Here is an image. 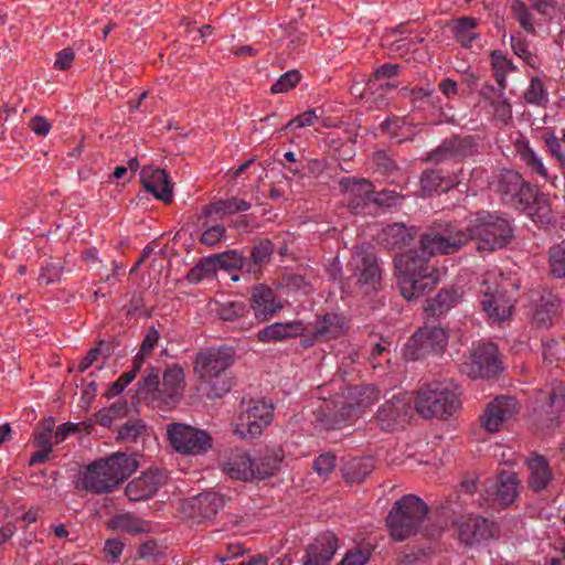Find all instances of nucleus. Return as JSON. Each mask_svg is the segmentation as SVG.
Segmentation results:
<instances>
[{
	"label": "nucleus",
	"mask_w": 565,
	"mask_h": 565,
	"mask_svg": "<svg viewBox=\"0 0 565 565\" xmlns=\"http://www.w3.org/2000/svg\"><path fill=\"white\" fill-rule=\"evenodd\" d=\"M280 462L281 457L277 451L253 461L254 479H266L274 476L278 471Z\"/></svg>",
	"instance_id": "obj_38"
},
{
	"label": "nucleus",
	"mask_w": 565,
	"mask_h": 565,
	"mask_svg": "<svg viewBox=\"0 0 565 565\" xmlns=\"http://www.w3.org/2000/svg\"><path fill=\"white\" fill-rule=\"evenodd\" d=\"M350 266L363 285H374L381 277L375 255L369 247H359L352 255Z\"/></svg>",
	"instance_id": "obj_20"
},
{
	"label": "nucleus",
	"mask_w": 565,
	"mask_h": 565,
	"mask_svg": "<svg viewBox=\"0 0 565 565\" xmlns=\"http://www.w3.org/2000/svg\"><path fill=\"white\" fill-rule=\"evenodd\" d=\"M502 92L500 90L497 99L491 100V106L493 107L494 116L502 121H507L511 117V106L502 98Z\"/></svg>",
	"instance_id": "obj_56"
},
{
	"label": "nucleus",
	"mask_w": 565,
	"mask_h": 565,
	"mask_svg": "<svg viewBox=\"0 0 565 565\" xmlns=\"http://www.w3.org/2000/svg\"><path fill=\"white\" fill-rule=\"evenodd\" d=\"M380 397L377 388L373 385L350 387L347 390V401L335 411L333 402H322L316 411V418L323 429H341L351 425L362 412L374 404Z\"/></svg>",
	"instance_id": "obj_3"
},
{
	"label": "nucleus",
	"mask_w": 565,
	"mask_h": 565,
	"mask_svg": "<svg viewBox=\"0 0 565 565\" xmlns=\"http://www.w3.org/2000/svg\"><path fill=\"white\" fill-rule=\"evenodd\" d=\"M226 230L217 224L207 227L201 235V243L207 246H215L225 237Z\"/></svg>",
	"instance_id": "obj_53"
},
{
	"label": "nucleus",
	"mask_w": 565,
	"mask_h": 565,
	"mask_svg": "<svg viewBox=\"0 0 565 565\" xmlns=\"http://www.w3.org/2000/svg\"><path fill=\"white\" fill-rule=\"evenodd\" d=\"M62 275V267L55 263H46L41 267L39 275L40 284L50 285L60 280Z\"/></svg>",
	"instance_id": "obj_52"
},
{
	"label": "nucleus",
	"mask_w": 565,
	"mask_h": 565,
	"mask_svg": "<svg viewBox=\"0 0 565 565\" xmlns=\"http://www.w3.org/2000/svg\"><path fill=\"white\" fill-rule=\"evenodd\" d=\"M399 66L397 64L387 63L374 72V77L369 79L366 87L367 90H372L376 86V81L382 78H391L398 74Z\"/></svg>",
	"instance_id": "obj_54"
},
{
	"label": "nucleus",
	"mask_w": 565,
	"mask_h": 565,
	"mask_svg": "<svg viewBox=\"0 0 565 565\" xmlns=\"http://www.w3.org/2000/svg\"><path fill=\"white\" fill-rule=\"evenodd\" d=\"M233 363L232 354L224 349H206L198 353L194 361L195 374L213 386L211 394L221 396L230 390L224 381L225 372Z\"/></svg>",
	"instance_id": "obj_7"
},
{
	"label": "nucleus",
	"mask_w": 565,
	"mask_h": 565,
	"mask_svg": "<svg viewBox=\"0 0 565 565\" xmlns=\"http://www.w3.org/2000/svg\"><path fill=\"white\" fill-rule=\"evenodd\" d=\"M500 277L494 271L486 274L479 290L482 311L491 323L497 324L510 319L514 307L513 300L499 281Z\"/></svg>",
	"instance_id": "obj_8"
},
{
	"label": "nucleus",
	"mask_w": 565,
	"mask_h": 565,
	"mask_svg": "<svg viewBox=\"0 0 565 565\" xmlns=\"http://www.w3.org/2000/svg\"><path fill=\"white\" fill-rule=\"evenodd\" d=\"M459 540L466 545H473L492 537L495 526L492 522L478 515H463L457 521Z\"/></svg>",
	"instance_id": "obj_17"
},
{
	"label": "nucleus",
	"mask_w": 565,
	"mask_h": 565,
	"mask_svg": "<svg viewBox=\"0 0 565 565\" xmlns=\"http://www.w3.org/2000/svg\"><path fill=\"white\" fill-rule=\"evenodd\" d=\"M547 102L548 94L543 83L539 78L532 77V104L537 106H545Z\"/></svg>",
	"instance_id": "obj_57"
},
{
	"label": "nucleus",
	"mask_w": 565,
	"mask_h": 565,
	"mask_svg": "<svg viewBox=\"0 0 565 565\" xmlns=\"http://www.w3.org/2000/svg\"><path fill=\"white\" fill-rule=\"evenodd\" d=\"M476 26V19L463 17L454 22L451 31L456 40L468 47L478 39V34L475 32Z\"/></svg>",
	"instance_id": "obj_37"
},
{
	"label": "nucleus",
	"mask_w": 565,
	"mask_h": 565,
	"mask_svg": "<svg viewBox=\"0 0 565 565\" xmlns=\"http://www.w3.org/2000/svg\"><path fill=\"white\" fill-rule=\"evenodd\" d=\"M140 369H141L140 362H138V363L134 362L132 370L121 374L119 376V379L111 384V386L109 387V390L107 392V396L115 397L118 394H120L125 390V387H127L135 380V377Z\"/></svg>",
	"instance_id": "obj_47"
},
{
	"label": "nucleus",
	"mask_w": 565,
	"mask_h": 565,
	"mask_svg": "<svg viewBox=\"0 0 565 565\" xmlns=\"http://www.w3.org/2000/svg\"><path fill=\"white\" fill-rule=\"evenodd\" d=\"M223 471L232 479L250 481L254 479L253 461L245 452L232 455L223 466Z\"/></svg>",
	"instance_id": "obj_28"
},
{
	"label": "nucleus",
	"mask_w": 565,
	"mask_h": 565,
	"mask_svg": "<svg viewBox=\"0 0 565 565\" xmlns=\"http://www.w3.org/2000/svg\"><path fill=\"white\" fill-rule=\"evenodd\" d=\"M559 306L561 302L556 295L551 291L544 292L541 295L540 299L536 300L532 320L539 327H551L558 317Z\"/></svg>",
	"instance_id": "obj_27"
},
{
	"label": "nucleus",
	"mask_w": 565,
	"mask_h": 565,
	"mask_svg": "<svg viewBox=\"0 0 565 565\" xmlns=\"http://www.w3.org/2000/svg\"><path fill=\"white\" fill-rule=\"evenodd\" d=\"M340 186L353 210H359L370 202L391 207L397 205L402 200L399 195L391 191H383L373 196V185L367 180L356 181L351 178H343L340 181Z\"/></svg>",
	"instance_id": "obj_12"
},
{
	"label": "nucleus",
	"mask_w": 565,
	"mask_h": 565,
	"mask_svg": "<svg viewBox=\"0 0 565 565\" xmlns=\"http://www.w3.org/2000/svg\"><path fill=\"white\" fill-rule=\"evenodd\" d=\"M535 402L541 403L534 409L535 428L543 435H548L559 426L565 413V390L558 385L547 391H539L535 394Z\"/></svg>",
	"instance_id": "obj_9"
},
{
	"label": "nucleus",
	"mask_w": 565,
	"mask_h": 565,
	"mask_svg": "<svg viewBox=\"0 0 565 565\" xmlns=\"http://www.w3.org/2000/svg\"><path fill=\"white\" fill-rule=\"evenodd\" d=\"M348 324L345 319L337 313L318 317L313 327L316 341H330L345 334Z\"/></svg>",
	"instance_id": "obj_25"
},
{
	"label": "nucleus",
	"mask_w": 565,
	"mask_h": 565,
	"mask_svg": "<svg viewBox=\"0 0 565 565\" xmlns=\"http://www.w3.org/2000/svg\"><path fill=\"white\" fill-rule=\"evenodd\" d=\"M519 412V403L512 396H498L491 401L481 418V427L488 433H498L505 422Z\"/></svg>",
	"instance_id": "obj_14"
},
{
	"label": "nucleus",
	"mask_w": 565,
	"mask_h": 565,
	"mask_svg": "<svg viewBox=\"0 0 565 565\" xmlns=\"http://www.w3.org/2000/svg\"><path fill=\"white\" fill-rule=\"evenodd\" d=\"M551 273L557 278L565 277V242L550 249Z\"/></svg>",
	"instance_id": "obj_43"
},
{
	"label": "nucleus",
	"mask_w": 565,
	"mask_h": 565,
	"mask_svg": "<svg viewBox=\"0 0 565 565\" xmlns=\"http://www.w3.org/2000/svg\"><path fill=\"white\" fill-rule=\"evenodd\" d=\"M408 402L401 396H393L385 402L377 411V419L382 423L383 428L390 429L391 423L397 422L407 414Z\"/></svg>",
	"instance_id": "obj_29"
},
{
	"label": "nucleus",
	"mask_w": 565,
	"mask_h": 565,
	"mask_svg": "<svg viewBox=\"0 0 565 565\" xmlns=\"http://www.w3.org/2000/svg\"><path fill=\"white\" fill-rule=\"evenodd\" d=\"M558 1L559 0H535L533 6L537 12L551 18L556 12Z\"/></svg>",
	"instance_id": "obj_62"
},
{
	"label": "nucleus",
	"mask_w": 565,
	"mask_h": 565,
	"mask_svg": "<svg viewBox=\"0 0 565 565\" xmlns=\"http://www.w3.org/2000/svg\"><path fill=\"white\" fill-rule=\"evenodd\" d=\"M167 435L172 448L183 455H201L212 447V438L206 431L186 424H169Z\"/></svg>",
	"instance_id": "obj_11"
},
{
	"label": "nucleus",
	"mask_w": 565,
	"mask_h": 565,
	"mask_svg": "<svg viewBox=\"0 0 565 565\" xmlns=\"http://www.w3.org/2000/svg\"><path fill=\"white\" fill-rule=\"evenodd\" d=\"M273 253V248L269 242H260L254 246L252 250V258L255 263H263Z\"/></svg>",
	"instance_id": "obj_61"
},
{
	"label": "nucleus",
	"mask_w": 565,
	"mask_h": 565,
	"mask_svg": "<svg viewBox=\"0 0 565 565\" xmlns=\"http://www.w3.org/2000/svg\"><path fill=\"white\" fill-rule=\"evenodd\" d=\"M163 481L162 472L150 470L130 481L125 489V493L130 501L148 500L153 497Z\"/></svg>",
	"instance_id": "obj_22"
},
{
	"label": "nucleus",
	"mask_w": 565,
	"mask_h": 565,
	"mask_svg": "<svg viewBox=\"0 0 565 565\" xmlns=\"http://www.w3.org/2000/svg\"><path fill=\"white\" fill-rule=\"evenodd\" d=\"M433 256L425 253L420 244L418 249L409 250L396 258L397 284L405 299L409 301L418 299L437 285V271L429 264V258Z\"/></svg>",
	"instance_id": "obj_2"
},
{
	"label": "nucleus",
	"mask_w": 565,
	"mask_h": 565,
	"mask_svg": "<svg viewBox=\"0 0 565 565\" xmlns=\"http://www.w3.org/2000/svg\"><path fill=\"white\" fill-rule=\"evenodd\" d=\"M215 311L222 320L233 321L245 313L246 306L239 301H227L218 303Z\"/></svg>",
	"instance_id": "obj_44"
},
{
	"label": "nucleus",
	"mask_w": 565,
	"mask_h": 565,
	"mask_svg": "<svg viewBox=\"0 0 565 565\" xmlns=\"http://www.w3.org/2000/svg\"><path fill=\"white\" fill-rule=\"evenodd\" d=\"M250 207V203L245 200L231 198L227 200H220L207 205L203 213L205 215L210 214H222V215H231L237 212L247 211Z\"/></svg>",
	"instance_id": "obj_36"
},
{
	"label": "nucleus",
	"mask_w": 565,
	"mask_h": 565,
	"mask_svg": "<svg viewBox=\"0 0 565 565\" xmlns=\"http://www.w3.org/2000/svg\"><path fill=\"white\" fill-rule=\"evenodd\" d=\"M448 341L446 331L437 326H425L416 332L403 349L407 360H418L429 353L443 352Z\"/></svg>",
	"instance_id": "obj_13"
},
{
	"label": "nucleus",
	"mask_w": 565,
	"mask_h": 565,
	"mask_svg": "<svg viewBox=\"0 0 565 565\" xmlns=\"http://www.w3.org/2000/svg\"><path fill=\"white\" fill-rule=\"evenodd\" d=\"M461 295L454 289H443L436 297L428 300L424 310L429 316H441L459 302Z\"/></svg>",
	"instance_id": "obj_33"
},
{
	"label": "nucleus",
	"mask_w": 565,
	"mask_h": 565,
	"mask_svg": "<svg viewBox=\"0 0 565 565\" xmlns=\"http://www.w3.org/2000/svg\"><path fill=\"white\" fill-rule=\"evenodd\" d=\"M108 526L115 531L138 534L148 532L150 526L143 520L131 514H119L113 518Z\"/></svg>",
	"instance_id": "obj_35"
},
{
	"label": "nucleus",
	"mask_w": 565,
	"mask_h": 565,
	"mask_svg": "<svg viewBox=\"0 0 565 565\" xmlns=\"http://www.w3.org/2000/svg\"><path fill=\"white\" fill-rule=\"evenodd\" d=\"M145 428L140 420H129L120 427L118 437L124 441H135L143 433Z\"/></svg>",
	"instance_id": "obj_49"
},
{
	"label": "nucleus",
	"mask_w": 565,
	"mask_h": 565,
	"mask_svg": "<svg viewBox=\"0 0 565 565\" xmlns=\"http://www.w3.org/2000/svg\"><path fill=\"white\" fill-rule=\"evenodd\" d=\"M140 393L146 396L156 397L158 393L159 386V372L156 370H150L148 374L139 382Z\"/></svg>",
	"instance_id": "obj_51"
},
{
	"label": "nucleus",
	"mask_w": 565,
	"mask_h": 565,
	"mask_svg": "<svg viewBox=\"0 0 565 565\" xmlns=\"http://www.w3.org/2000/svg\"><path fill=\"white\" fill-rule=\"evenodd\" d=\"M554 475L545 457L532 454V491L545 490L553 481Z\"/></svg>",
	"instance_id": "obj_31"
},
{
	"label": "nucleus",
	"mask_w": 565,
	"mask_h": 565,
	"mask_svg": "<svg viewBox=\"0 0 565 565\" xmlns=\"http://www.w3.org/2000/svg\"><path fill=\"white\" fill-rule=\"evenodd\" d=\"M140 179L145 189L164 203L173 196V186L166 170L146 166L140 171Z\"/></svg>",
	"instance_id": "obj_19"
},
{
	"label": "nucleus",
	"mask_w": 565,
	"mask_h": 565,
	"mask_svg": "<svg viewBox=\"0 0 565 565\" xmlns=\"http://www.w3.org/2000/svg\"><path fill=\"white\" fill-rule=\"evenodd\" d=\"M338 548V540L331 532L319 535L315 542L309 545L303 565H329Z\"/></svg>",
	"instance_id": "obj_23"
},
{
	"label": "nucleus",
	"mask_w": 565,
	"mask_h": 565,
	"mask_svg": "<svg viewBox=\"0 0 565 565\" xmlns=\"http://www.w3.org/2000/svg\"><path fill=\"white\" fill-rule=\"evenodd\" d=\"M159 339H160V333L158 332V330L156 328L151 327L148 330V332L146 333L145 339L141 343L140 350H139L138 354L135 356L134 362L135 363L140 362V366H142L145 358L148 354H150V352L152 351V349L154 348V345L157 344Z\"/></svg>",
	"instance_id": "obj_48"
},
{
	"label": "nucleus",
	"mask_w": 565,
	"mask_h": 565,
	"mask_svg": "<svg viewBox=\"0 0 565 565\" xmlns=\"http://www.w3.org/2000/svg\"><path fill=\"white\" fill-rule=\"evenodd\" d=\"M273 405L264 401L243 403L234 425V434L241 438H256L273 420Z\"/></svg>",
	"instance_id": "obj_10"
},
{
	"label": "nucleus",
	"mask_w": 565,
	"mask_h": 565,
	"mask_svg": "<svg viewBox=\"0 0 565 565\" xmlns=\"http://www.w3.org/2000/svg\"><path fill=\"white\" fill-rule=\"evenodd\" d=\"M511 238L512 228L507 220L482 212L470 218L467 232L448 225L425 233L422 236V246L429 255L450 254L472 239L476 241L478 250L493 252L504 247Z\"/></svg>",
	"instance_id": "obj_1"
},
{
	"label": "nucleus",
	"mask_w": 565,
	"mask_h": 565,
	"mask_svg": "<svg viewBox=\"0 0 565 565\" xmlns=\"http://www.w3.org/2000/svg\"><path fill=\"white\" fill-rule=\"evenodd\" d=\"M55 428V420L50 417L44 419L34 433V445L39 448L52 449L54 438L53 431Z\"/></svg>",
	"instance_id": "obj_42"
},
{
	"label": "nucleus",
	"mask_w": 565,
	"mask_h": 565,
	"mask_svg": "<svg viewBox=\"0 0 565 565\" xmlns=\"http://www.w3.org/2000/svg\"><path fill=\"white\" fill-rule=\"evenodd\" d=\"M335 467V457L330 452L321 454L313 461V470L319 475L327 477Z\"/></svg>",
	"instance_id": "obj_50"
},
{
	"label": "nucleus",
	"mask_w": 565,
	"mask_h": 565,
	"mask_svg": "<svg viewBox=\"0 0 565 565\" xmlns=\"http://www.w3.org/2000/svg\"><path fill=\"white\" fill-rule=\"evenodd\" d=\"M374 461L371 457L352 458L348 460L342 473L345 481L350 483H360L373 471Z\"/></svg>",
	"instance_id": "obj_30"
},
{
	"label": "nucleus",
	"mask_w": 565,
	"mask_h": 565,
	"mask_svg": "<svg viewBox=\"0 0 565 565\" xmlns=\"http://www.w3.org/2000/svg\"><path fill=\"white\" fill-rule=\"evenodd\" d=\"M124 543L119 540L111 539L105 542L104 553L110 562H117L122 553Z\"/></svg>",
	"instance_id": "obj_59"
},
{
	"label": "nucleus",
	"mask_w": 565,
	"mask_h": 565,
	"mask_svg": "<svg viewBox=\"0 0 565 565\" xmlns=\"http://www.w3.org/2000/svg\"><path fill=\"white\" fill-rule=\"evenodd\" d=\"M511 12L515 19L520 22L521 26L525 30H530V18L525 4L520 0H511L510 3Z\"/></svg>",
	"instance_id": "obj_55"
},
{
	"label": "nucleus",
	"mask_w": 565,
	"mask_h": 565,
	"mask_svg": "<svg viewBox=\"0 0 565 565\" xmlns=\"http://www.w3.org/2000/svg\"><path fill=\"white\" fill-rule=\"evenodd\" d=\"M491 65L500 90H503L505 88V75L514 68L512 62L501 51H493L491 53Z\"/></svg>",
	"instance_id": "obj_41"
},
{
	"label": "nucleus",
	"mask_w": 565,
	"mask_h": 565,
	"mask_svg": "<svg viewBox=\"0 0 565 565\" xmlns=\"http://www.w3.org/2000/svg\"><path fill=\"white\" fill-rule=\"evenodd\" d=\"M224 505V499L215 492L201 493L185 502L191 518L212 519Z\"/></svg>",
	"instance_id": "obj_26"
},
{
	"label": "nucleus",
	"mask_w": 565,
	"mask_h": 565,
	"mask_svg": "<svg viewBox=\"0 0 565 565\" xmlns=\"http://www.w3.org/2000/svg\"><path fill=\"white\" fill-rule=\"evenodd\" d=\"M503 366L499 351L493 343H479L471 352V371L476 377H493L502 372Z\"/></svg>",
	"instance_id": "obj_16"
},
{
	"label": "nucleus",
	"mask_w": 565,
	"mask_h": 565,
	"mask_svg": "<svg viewBox=\"0 0 565 565\" xmlns=\"http://www.w3.org/2000/svg\"><path fill=\"white\" fill-rule=\"evenodd\" d=\"M498 191L505 204L521 211L527 210L530 205L527 198L530 188L524 183L519 172L509 170L501 173Z\"/></svg>",
	"instance_id": "obj_15"
},
{
	"label": "nucleus",
	"mask_w": 565,
	"mask_h": 565,
	"mask_svg": "<svg viewBox=\"0 0 565 565\" xmlns=\"http://www.w3.org/2000/svg\"><path fill=\"white\" fill-rule=\"evenodd\" d=\"M74 60V53L68 50H62L56 54L54 66L58 70H67Z\"/></svg>",
	"instance_id": "obj_63"
},
{
	"label": "nucleus",
	"mask_w": 565,
	"mask_h": 565,
	"mask_svg": "<svg viewBox=\"0 0 565 565\" xmlns=\"http://www.w3.org/2000/svg\"><path fill=\"white\" fill-rule=\"evenodd\" d=\"M425 502L412 494L399 499L390 511L386 524L395 541H404L415 534L427 514Z\"/></svg>",
	"instance_id": "obj_6"
},
{
	"label": "nucleus",
	"mask_w": 565,
	"mask_h": 565,
	"mask_svg": "<svg viewBox=\"0 0 565 565\" xmlns=\"http://www.w3.org/2000/svg\"><path fill=\"white\" fill-rule=\"evenodd\" d=\"M369 561V553L361 550L351 551L345 554L338 565H364Z\"/></svg>",
	"instance_id": "obj_60"
},
{
	"label": "nucleus",
	"mask_w": 565,
	"mask_h": 565,
	"mask_svg": "<svg viewBox=\"0 0 565 565\" xmlns=\"http://www.w3.org/2000/svg\"><path fill=\"white\" fill-rule=\"evenodd\" d=\"M138 468L135 457L122 452L113 454L106 459L90 463L83 477V487L94 493L115 490Z\"/></svg>",
	"instance_id": "obj_4"
},
{
	"label": "nucleus",
	"mask_w": 565,
	"mask_h": 565,
	"mask_svg": "<svg viewBox=\"0 0 565 565\" xmlns=\"http://www.w3.org/2000/svg\"><path fill=\"white\" fill-rule=\"evenodd\" d=\"M318 119L316 110H307L297 117L289 120L286 125V128H302L307 126H311Z\"/></svg>",
	"instance_id": "obj_58"
},
{
	"label": "nucleus",
	"mask_w": 565,
	"mask_h": 565,
	"mask_svg": "<svg viewBox=\"0 0 565 565\" xmlns=\"http://www.w3.org/2000/svg\"><path fill=\"white\" fill-rule=\"evenodd\" d=\"M163 393L169 398H174L184 388V372L180 365L173 364L169 366L162 379Z\"/></svg>",
	"instance_id": "obj_34"
},
{
	"label": "nucleus",
	"mask_w": 565,
	"mask_h": 565,
	"mask_svg": "<svg viewBox=\"0 0 565 565\" xmlns=\"http://www.w3.org/2000/svg\"><path fill=\"white\" fill-rule=\"evenodd\" d=\"M443 178L440 174L436 171H428L423 173L420 178V188L424 194H430L435 191H438L441 189L443 191H446L449 189V184L447 183L445 186H443Z\"/></svg>",
	"instance_id": "obj_46"
},
{
	"label": "nucleus",
	"mask_w": 565,
	"mask_h": 565,
	"mask_svg": "<svg viewBox=\"0 0 565 565\" xmlns=\"http://www.w3.org/2000/svg\"><path fill=\"white\" fill-rule=\"evenodd\" d=\"M552 221V211L548 199L543 193L536 194L532 200V222L540 226L550 224Z\"/></svg>",
	"instance_id": "obj_39"
},
{
	"label": "nucleus",
	"mask_w": 565,
	"mask_h": 565,
	"mask_svg": "<svg viewBox=\"0 0 565 565\" xmlns=\"http://www.w3.org/2000/svg\"><path fill=\"white\" fill-rule=\"evenodd\" d=\"M416 412L427 419H448L461 407L458 387L451 381L422 385L414 399Z\"/></svg>",
	"instance_id": "obj_5"
},
{
	"label": "nucleus",
	"mask_w": 565,
	"mask_h": 565,
	"mask_svg": "<svg viewBox=\"0 0 565 565\" xmlns=\"http://www.w3.org/2000/svg\"><path fill=\"white\" fill-rule=\"evenodd\" d=\"M518 480L513 473H501L499 480L490 489H487L486 501L493 508L504 509L516 499Z\"/></svg>",
	"instance_id": "obj_21"
},
{
	"label": "nucleus",
	"mask_w": 565,
	"mask_h": 565,
	"mask_svg": "<svg viewBox=\"0 0 565 565\" xmlns=\"http://www.w3.org/2000/svg\"><path fill=\"white\" fill-rule=\"evenodd\" d=\"M411 235L403 224L388 225L383 231L382 241L391 248L402 247L408 244Z\"/></svg>",
	"instance_id": "obj_40"
},
{
	"label": "nucleus",
	"mask_w": 565,
	"mask_h": 565,
	"mask_svg": "<svg viewBox=\"0 0 565 565\" xmlns=\"http://www.w3.org/2000/svg\"><path fill=\"white\" fill-rule=\"evenodd\" d=\"M300 81V74L298 71H288L282 74L273 85L271 93L273 94H281L287 93L292 89Z\"/></svg>",
	"instance_id": "obj_45"
},
{
	"label": "nucleus",
	"mask_w": 565,
	"mask_h": 565,
	"mask_svg": "<svg viewBox=\"0 0 565 565\" xmlns=\"http://www.w3.org/2000/svg\"><path fill=\"white\" fill-rule=\"evenodd\" d=\"M305 331L306 327L300 320L275 322L259 330L257 340L263 343L278 342L302 335Z\"/></svg>",
	"instance_id": "obj_24"
},
{
	"label": "nucleus",
	"mask_w": 565,
	"mask_h": 565,
	"mask_svg": "<svg viewBox=\"0 0 565 565\" xmlns=\"http://www.w3.org/2000/svg\"><path fill=\"white\" fill-rule=\"evenodd\" d=\"M250 308L255 318L264 322L275 317L284 308V303L273 289L257 285L252 289Z\"/></svg>",
	"instance_id": "obj_18"
},
{
	"label": "nucleus",
	"mask_w": 565,
	"mask_h": 565,
	"mask_svg": "<svg viewBox=\"0 0 565 565\" xmlns=\"http://www.w3.org/2000/svg\"><path fill=\"white\" fill-rule=\"evenodd\" d=\"M471 148V139L467 138H452L446 140L437 150L430 153L429 159L434 161H441L452 157H463L469 153Z\"/></svg>",
	"instance_id": "obj_32"
},
{
	"label": "nucleus",
	"mask_w": 565,
	"mask_h": 565,
	"mask_svg": "<svg viewBox=\"0 0 565 565\" xmlns=\"http://www.w3.org/2000/svg\"><path fill=\"white\" fill-rule=\"evenodd\" d=\"M30 127L39 136H46L51 129L50 122L41 116L34 117L30 122Z\"/></svg>",
	"instance_id": "obj_64"
}]
</instances>
